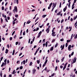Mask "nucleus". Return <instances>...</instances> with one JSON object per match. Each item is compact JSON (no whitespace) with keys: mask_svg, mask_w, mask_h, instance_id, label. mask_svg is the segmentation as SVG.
Returning a JSON list of instances; mask_svg holds the SVG:
<instances>
[{"mask_svg":"<svg viewBox=\"0 0 77 77\" xmlns=\"http://www.w3.org/2000/svg\"><path fill=\"white\" fill-rule=\"evenodd\" d=\"M53 5L54 7L52 8V10H51L52 12H53V10L54 9V8L56 7V5H55V4L54 3H53Z\"/></svg>","mask_w":77,"mask_h":77,"instance_id":"nucleus-1","label":"nucleus"},{"mask_svg":"<svg viewBox=\"0 0 77 77\" xmlns=\"http://www.w3.org/2000/svg\"><path fill=\"white\" fill-rule=\"evenodd\" d=\"M65 47V45L64 44L63 45H61L60 46V48H61V50H62L63 48H64V47Z\"/></svg>","mask_w":77,"mask_h":77,"instance_id":"nucleus-2","label":"nucleus"},{"mask_svg":"<svg viewBox=\"0 0 77 77\" xmlns=\"http://www.w3.org/2000/svg\"><path fill=\"white\" fill-rule=\"evenodd\" d=\"M39 48H38L36 51L35 53L34 54V55H36V53H37L38 52V51H39Z\"/></svg>","mask_w":77,"mask_h":77,"instance_id":"nucleus-3","label":"nucleus"},{"mask_svg":"<svg viewBox=\"0 0 77 77\" xmlns=\"http://www.w3.org/2000/svg\"><path fill=\"white\" fill-rule=\"evenodd\" d=\"M36 71V69H33L32 70V71H33L32 73H33V74H35Z\"/></svg>","mask_w":77,"mask_h":77,"instance_id":"nucleus-4","label":"nucleus"},{"mask_svg":"<svg viewBox=\"0 0 77 77\" xmlns=\"http://www.w3.org/2000/svg\"><path fill=\"white\" fill-rule=\"evenodd\" d=\"M76 60H77V58H76V57H75L73 60V62H74V63H75V62H76Z\"/></svg>","mask_w":77,"mask_h":77,"instance_id":"nucleus-5","label":"nucleus"},{"mask_svg":"<svg viewBox=\"0 0 77 77\" xmlns=\"http://www.w3.org/2000/svg\"><path fill=\"white\" fill-rule=\"evenodd\" d=\"M50 31V29L49 28L47 29L46 30V32H47V33H49V32Z\"/></svg>","mask_w":77,"mask_h":77,"instance_id":"nucleus-6","label":"nucleus"},{"mask_svg":"<svg viewBox=\"0 0 77 77\" xmlns=\"http://www.w3.org/2000/svg\"><path fill=\"white\" fill-rule=\"evenodd\" d=\"M66 9H67V7L66 6L63 9V11L65 12L66 10Z\"/></svg>","mask_w":77,"mask_h":77,"instance_id":"nucleus-7","label":"nucleus"},{"mask_svg":"<svg viewBox=\"0 0 77 77\" xmlns=\"http://www.w3.org/2000/svg\"><path fill=\"white\" fill-rule=\"evenodd\" d=\"M14 9H15V12H17V6L15 7Z\"/></svg>","mask_w":77,"mask_h":77,"instance_id":"nucleus-8","label":"nucleus"},{"mask_svg":"<svg viewBox=\"0 0 77 77\" xmlns=\"http://www.w3.org/2000/svg\"><path fill=\"white\" fill-rule=\"evenodd\" d=\"M8 51H9V50H8V49H6V50L5 52L6 54H8Z\"/></svg>","mask_w":77,"mask_h":77,"instance_id":"nucleus-9","label":"nucleus"},{"mask_svg":"<svg viewBox=\"0 0 77 77\" xmlns=\"http://www.w3.org/2000/svg\"><path fill=\"white\" fill-rule=\"evenodd\" d=\"M40 60H37V62L38 64H39V63H40Z\"/></svg>","mask_w":77,"mask_h":77,"instance_id":"nucleus-10","label":"nucleus"},{"mask_svg":"<svg viewBox=\"0 0 77 77\" xmlns=\"http://www.w3.org/2000/svg\"><path fill=\"white\" fill-rule=\"evenodd\" d=\"M64 59H65V58H64V57H63L62 59L61 60V62H62L63 61V60H64Z\"/></svg>","mask_w":77,"mask_h":77,"instance_id":"nucleus-11","label":"nucleus"},{"mask_svg":"<svg viewBox=\"0 0 77 77\" xmlns=\"http://www.w3.org/2000/svg\"><path fill=\"white\" fill-rule=\"evenodd\" d=\"M47 16V15H44L42 16V18H45Z\"/></svg>","mask_w":77,"mask_h":77,"instance_id":"nucleus-12","label":"nucleus"},{"mask_svg":"<svg viewBox=\"0 0 77 77\" xmlns=\"http://www.w3.org/2000/svg\"><path fill=\"white\" fill-rule=\"evenodd\" d=\"M53 47H52L50 49V51H53Z\"/></svg>","mask_w":77,"mask_h":77,"instance_id":"nucleus-13","label":"nucleus"},{"mask_svg":"<svg viewBox=\"0 0 77 77\" xmlns=\"http://www.w3.org/2000/svg\"><path fill=\"white\" fill-rule=\"evenodd\" d=\"M14 54H15V50L14 49L13 51V53H12V55H14Z\"/></svg>","mask_w":77,"mask_h":77,"instance_id":"nucleus-14","label":"nucleus"},{"mask_svg":"<svg viewBox=\"0 0 77 77\" xmlns=\"http://www.w3.org/2000/svg\"><path fill=\"white\" fill-rule=\"evenodd\" d=\"M48 42H46V43H45V46L46 47H47V45L48 44Z\"/></svg>","mask_w":77,"mask_h":77,"instance_id":"nucleus-15","label":"nucleus"},{"mask_svg":"<svg viewBox=\"0 0 77 77\" xmlns=\"http://www.w3.org/2000/svg\"><path fill=\"white\" fill-rule=\"evenodd\" d=\"M60 14H61L60 12H59L58 13H57V15H60Z\"/></svg>","mask_w":77,"mask_h":77,"instance_id":"nucleus-16","label":"nucleus"},{"mask_svg":"<svg viewBox=\"0 0 77 77\" xmlns=\"http://www.w3.org/2000/svg\"><path fill=\"white\" fill-rule=\"evenodd\" d=\"M23 64L24 65H25V63H26V60H23Z\"/></svg>","mask_w":77,"mask_h":77,"instance_id":"nucleus-17","label":"nucleus"},{"mask_svg":"<svg viewBox=\"0 0 77 77\" xmlns=\"http://www.w3.org/2000/svg\"><path fill=\"white\" fill-rule=\"evenodd\" d=\"M31 22V21H28L26 23V24H29V23H30Z\"/></svg>","mask_w":77,"mask_h":77,"instance_id":"nucleus-18","label":"nucleus"},{"mask_svg":"<svg viewBox=\"0 0 77 77\" xmlns=\"http://www.w3.org/2000/svg\"><path fill=\"white\" fill-rule=\"evenodd\" d=\"M48 61V60H47V59H46L45 62V64H46V63H47Z\"/></svg>","mask_w":77,"mask_h":77,"instance_id":"nucleus-19","label":"nucleus"},{"mask_svg":"<svg viewBox=\"0 0 77 77\" xmlns=\"http://www.w3.org/2000/svg\"><path fill=\"white\" fill-rule=\"evenodd\" d=\"M32 64H33L32 62H30L29 64V66H31V65H32Z\"/></svg>","mask_w":77,"mask_h":77,"instance_id":"nucleus-20","label":"nucleus"},{"mask_svg":"<svg viewBox=\"0 0 77 77\" xmlns=\"http://www.w3.org/2000/svg\"><path fill=\"white\" fill-rule=\"evenodd\" d=\"M41 33H42V31L38 33V35H41Z\"/></svg>","mask_w":77,"mask_h":77,"instance_id":"nucleus-21","label":"nucleus"},{"mask_svg":"<svg viewBox=\"0 0 77 77\" xmlns=\"http://www.w3.org/2000/svg\"><path fill=\"white\" fill-rule=\"evenodd\" d=\"M57 45H58V44H57H57L55 45V47H57Z\"/></svg>","mask_w":77,"mask_h":77,"instance_id":"nucleus-22","label":"nucleus"},{"mask_svg":"<svg viewBox=\"0 0 77 77\" xmlns=\"http://www.w3.org/2000/svg\"><path fill=\"white\" fill-rule=\"evenodd\" d=\"M61 5H62V4L61 3V2H60V6H59V8H60L61 7Z\"/></svg>","mask_w":77,"mask_h":77,"instance_id":"nucleus-23","label":"nucleus"},{"mask_svg":"<svg viewBox=\"0 0 77 77\" xmlns=\"http://www.w3.org/2000/svg\"><path fill=\"white\" fill-rule=\"evenodd\" d=\"M4 62H3L1 66V67H2V66H3V65H4Z\"/></svg>","mask_w":77,"mask_h":77,"instance_id":"nucleus-24","label":"nucleus"},{"mask_svg":"<svg viewBox=\"0 0 77 77\" xmlns=\"http://www.w3.org/2000/svg\"><path fill=\"white\" fill-rule=\"evenodd\" d=\"M52 5H53V3H51V4H50L49 6H50V7H51Z\"/></svg>","mask_w":77,"mask_h":77,"instance_id":"nucleus-25","label":"nucleus"},{"mask_svg":"<svg viewBox=\"0 0 77 77\" xmlns=\"http://www.w3.org/2000/svg\"><path fill=\"white\" fill-rule=\"evenodd\" d=\"M47 67H46L45 68V69L44 70L46 71H47Z\"/></svg>","mask_w":77,"mask_h":77,"instance_id":"nucleus-26","label":"nucleus"},{"mask_svg":"<svg viewBox=\"0 0 77 77\" xmlns=\"http://www.w3.org/2000/svg\"><path fill=\"white\" fill-rule=\"evenodd\" d=\"M55 39H53L52 41L51 42H54V41H55Z\"/></svg>","mask_w":77,"mask_h":77,"instance_id":"nucleus-27","label":"nucleus"},{"mask_svg":"<svg viewBox=\"0 0 77 77\" xmlns=\"http://www.w3.org/2000/svg\"><path fill=\"white\" fill-rule=\"evenodd\" d=\"M71 45H69V47H68V48H71Z\"/></svg>","mask_w":77,"mask_h":77,"instance_id":"nucleus-28","label":"nucleus"},{"mask_svg":"<svg viewBox=\"0 0 77 77\" xmlns=\"http://www.w3.org/2000/svg\"><path fill=\"white\" fill-rule=\"evenodd\" d=\"M2 11H3V10H4V7L2 6Z\"/></svg>","mask_w":77,"mask_h":77,"instance_id":"nucleus-29","label":"nucleus"},{"mask_svg":"<svg viewBox=\"0 0 77 77\" xmlns=\"http://www.w3.org/2000/svg\"><path fill=\"white\" fill-rule=\"evenodd\" d=\"M68 47V43H66V47Z\"/></svg>","mask_w":77,"mask_h":77,"instance_id":"nucleus-30","label":"nucleus"},{"mask_svg":"<svg viewBox=\"0 0 77 77\" xmlns=\"http://www.w3.org/2000/svg\"><path fill=\"white\" fill-rule=\"evenodd\" d=\"M16 2H17V5L18 4V0H16Z\"/></svg>","mask_w":77,"mask_h":77,"instance_id":"nucleus-31","label":"nucleus"},{"mask_svg":"<svg viewBox=\"0 0 77 77\" xmlns=\"http://www.w3.org/2000/svg\"><path fill=\"white\" fill-rule=\"evenodd\" d=\"M15 33V31H14V32H13V33H12V36H13V35H14V33Z\"/></svg>","mask_w":77,"mask_h":77,"instance_id":"nucleus-32","label":"nucleus"},{"mask_svg":"<svg viewBox=\"0 0 77 77\" xmlns=\"http://www.w3.org/2000/svg\"><path fill=\"white\" fill-rule=\"evenodd\" d=\"M57 66H56L55 68V71L57 70Z\"/></svg>","mask_w":77,"mask_h":77,"instance_id":"nucleus-33","label":"nucleus"},{"mask_svg":"<svg viewBox=\"0 0 77 77\" xmlns=\"http://www.w3.org/2000/svg\"><path fill=\"white\" fill-rule=\"evenodd\" d=\"M15 17L16 18H17V17H18V14H16L15 15Z\"/></svg>","mask_w":77,"mask_h":77,"instance_id":"nucleus-34","label":"nucleus"},{"mask_svg":"<svg viewBox=\"0 0 77 77\" xmlns=\"http://www.w3.org/2000/svg\"><path fill=\"white\" fill-rule=\"evenodd\" d=\"M77 38V34L75 36L74 38L75 39H76Z\"/></svg>","mask_w":77,"mask_h":77,"instance_id":"nucleus-35","label":"nucleus"},{"mask_svg":"<svg viewBox=\"0 0 77 77\" xmlns=\"http://www.w3.org/2000/svg\"><path fill=\"white\" fill-rule=\"evenodd\" d=\"M54 75V73L51 75V77H53Z\"/></svg>","mask_w":77,"mask_h":77,"instance_id":"nucleus-36","label":"nucleus"},{"mask_svg":"<svg viewBox=\"0 0 77 77\" xmlns=\"http://www.w3.org/2000/svg\"><path fill=\"white\" fill-rule=\"evenodd\" d=\"M38 36H37V38H39V37H40V36H41V35L40 34H38Z\"/></svg>","mask_w":77,"mask_h":77,"instance_id":"nucleus-37","label":"nucleus"},{"mask_svg":"<svg viewBox=\"0 0 77 77\" xmlns=\"http://www.w3.org/2000/svg\"><path fill=\"white\" fill-rule=\"evenodd\" d=\"M70 41H71L70 40H67V42H70Z\"/></svg>","mask_w":77,"mask_h":77,"instance_id":"nucleus-38","label":"nucleus"},{"mask_svg":"<svg viewBox=\"0 0 77 77\" xmlns=\"http://www.w3.org/2000/svg\"><path fill=\"white\" fill-rule=\"evenodd\" d=\"M18 44V42H16V45H17Z\"/></svg>","mask_w":77,"mask_h":77,"instance_id":"nucleus-39","label":"nucleus"},{"mask_svg":"<svg viewBox=\"0 0 77 77\" xmlns=\"http://www.w3.org/2000/svg\"><path fill=\"white\" fill-rule=\"evenodd\" d=\"M7 61V59H6L5 60H4V62L6 63V62Z\"/></svg>","mask_w":77,"mask_h":77,"instance_id":"nucleus-40","label":"nucleus"},{"mask_svg":"<svg viewBox=\"0 0 77 77\" xmlns=\"http://www.w3.org/2000/svg\"><path fill=\"white\" fill-rule=\"evenodd\" d=\"M22 54H23V53H20V54H19V56H21V55H22Z\"/></svg>","mask_w":77,"mask_h":77,"instance_id":"nucleus-41","label":"nucleus"},{"mask_svg":"<svg viewBox=\"0 0 77 77\" xmlns=\"http://www.w3.org/2000/svg\"><path fill=\"white\" fill-rule=\"evenodd\" d=\"M39 29V27H37L36 29V31H38V30Z\"/></svg>","mask_w":77,"mask_h":77,"instance_id":"nucleus-42","label":"nucleus"},{"mask_svg":"<svg viewBox=\"0 0 77 77\" xmlns=\"http://www.w3.org/2000/svg\"><path fill=\"white\" fill-rule=\"evenodd\" d=\"M63 19L62 20H61V23H63Z\"/></svg>","mask_w":77,"mask_h":77,"instance_id":"nucleus-43","label":"nucleus"},{"mask_svg":"<svg viewBox=\"0 0 77 77\" xmlns=\"http://www.w3.org/2000/svg\"><path fill=\"white\" fill-rule=\"evenodd\" d=\"M13 24H15V21H13Z\"/></svg>","mask_w":77,"mask_h":77,"instance_id":"nucleus-44","label":"nucleus"},{"mask_svg":"<svg viewBox=\"0 0 77 77\" xmlns=\"http://www.w3.org/2000/svg\"><path fill=\"white\" fill-rule=\"evenodd\" d=\"M12 37H10V41H12Z\"/></svg>","mask_w":77,"mask_h":77,"instance_id":"nucleus-45","label":"nucleus"},{"mask_svg":"<svg viewBox=\"0 0 77 77\" xmlns=\"http://www.w3.org/2000/svg\"><path fill=\"white\" fill-rule=\"evenodd\" d=\"M0 76L2 77V72H1L0 73Z\"/></svg>","mask_w":77,"mask_h":77,"instance_id":"nucleus-46","label":"nucleus"},{"mask_svg":"<svg viewBox=\"0 0 77 77\" xmlns=\"http://www.w3.org/2000/svg\"><path fill=\"white\" fill-rule=\"evenodd\" d=\"M3 57H2L1 58V60H3Z\"/></svg>","mask_w":77,"mask_h":77,"instance_id":"nucleus-47","label":"nucleus"},{"mask_svg":"<svg viewBox=\"0 0 77 77\" xmlns=\"http://www.w3.org/2000/svg\"><path fill=\"white\" fill-rule=\"evenodd\" d=\"M20 69H23V66L20 67Z\"/></svg>","mask_w":77,"mask_h":77,"instance_id":"nucleus-48","label":"nucleus"},{"mask_svg":"<svg viewBox=\"0 0 77 77\" xmlns=\"http://www.w3.org/2000/svg\"><path fill=\"white\" fill-rule=\"evenodd\" d=\"M30 40H31V39L30 38L29 39V42H28V43L29 44H30Z\"/></svg>","mask_w":77,"mask_h":77,"instance_id":"nucleus-49","label":"nucleus"},{"mask_svg":"<svg viewBox=\"0 0 77 77\" xmlns=\"http://www.w3.org/2000/svg\"><path fill=\"white\" fill-rule=\"evenodd\" d=\"M77 18V16H76L75 17H74V20H75L76 18Z\"/></svg>","mask_w":77,"mask_h":77,"instance_id":"nucleus-50","label":"nucleus"},{"mask_svg":"<svg viewBox=\"0 0 77 77\" xmlns=\"http://www.w3.org/2000/svg\"><path fill=\"white\" fill-rule=\"evenodd\" d=\"M2 39L3 40V41H5V38L3 37L2 38Z\"/></svg>","mask_w":77,"mask_h":77,"instance_id":"nucleus-51","label":"nucleus"},{"mask_svg":"<svg viewBox=\"0 0 77 77\" xmlns=\"http://www.w3.org/2000/svg\"><path fill=\"white\" fill-rule=\"evenodd\" d=\"M74 54V52H73L71 54V56H72Z\"/></svg>","mask_w":77,"mask_h":77,"instance_id":"nucleus-52","label":"nucleus"},{"mask_svg":"<svg viewBox=\"0 0 77 77\" xmlns=\"http://www.w3.org/2000/svg\"><path fill=\"white\" fill-rule=\"evenodd\" d=\"M71 21L72 22L73 21V19L72 18H71L70 19Z\"/></svg>","mask_w":77,"mask_h":77,"instance_id":"nucleus-53","label":"nucleus"},{"mask_svg":"<svg viewBox=\"0 0 77 77\" xmlns=\"http://www.w3.org/2000/svg\"><path fill=\"white\" fill-rule=\"evenodd\" d=\"M28 13H29L30 12H31V10H28Z\"/></svg>","mask_w":77,"mask_h":77,"instance_id":"nucleus-54","label":"nucleus"},{"mask_svg":"<svg viewBox=\"0 0 77 77\" xmlns=\"http://www.w3.org/2000/svg\"><path fill=\"white\" fill-rule=\"evenodd\" d=\"M7 63H9V60H8L7 61Z\"/></svg>","mask_w":77,"mask_h":77,"instance_id":"nucleus-55","label":"nucleus"},{"mask_svg":"<svg viewBox=\"0 0 77 77\" xmlns=\"http://www.w3.org/2000/svg\"><path fill=\"white\" fill-rule=\"evenodd\" d=\"M1 23L3 22V19H2V18H1Z\"/></svg>","mask_w":77,"mask_h":77,"instance_id":"nucleus-56","label":"nucleus"},{"mask_svg":"<svg viewBox=\"0 0 77 77\" xmlns=\"http://www.w3.org/2000/svg\"><path fill=\"white\" fill-rule=\"evenodd\" d=\"M9 77H12V75L11 74H10L9 75Z\"/></svg>","mask_w":77,"mask_h":77,"instance_id":"nucleus-57","label":"nucleus"},{"mask_svg":"<svg viewBox=\"0 0 77 77\" xmlns=\"http://www.w3.org/2000/svg\"><path fill=\"white\" fill-rule=\"evenodd\" d=\"M53 36H56V35L54 34H52Z\"/></svg>","mask_w":77,"mask_h":77,"instance_id":"nucleus-58","label":"nucleus"},{"mask_svg":"<svg viewBox=\"0 0 77 77\" xmlns=\"http://www.w3.org/2000/svg\"><path fill=\"white\" fill-rule=\"evenodd\" d=\"M63 66H60V68L61 69L63 68Z\"/></svg>","mask_w":77,"mask_h":77,"instance_id":"nucleus-59","label":"nucleus"},{"mask_svg":"<svg viewBox=\"0 0 77 77\" xmlns=\"http://www.w3.org/2000/svg\"><path fill=\"white\" fill-rule=\"evenodd\" d=\"M7 47L8 48H9V44H8L7 45Z\"/></svg>","mask_w":77,"mask_h":77,"instance_id":"nucleus-60","label":"nucleus"},{"mask_svg":"<svg viewBox=\"0 0 77 77\" xmlns=\"http://www.w3.org/2000/svg\"><path fill=\"white\" fill-rule=\"evenodd\" d=\"M15 70H14L13 71V74H15Z\"/></svg>","mask_w":77,"mask_h":77,"instance_id":"nucleus-61","label":"nucleus"},{"mask_svg":"<svg viewBox=\"0 0 77 77\" xmlns=\"http://www.w3.org/2000/svg\"><path fill=\"white\" fill-rule=\"evenodd\" d=\"M68 49L69 51H71V48H68Z\"/></svg>","mask_w":77,"mask_h":77,"instance_id":"nucleus-62","label":"nucleus"},{"mask_svg":"<svg viewBox=\"0 0 77 77\" xmlns=\"http://www.w3.org/2000/svg\"><path fill=\"white\" fill-rule=\"evenodd\" d=\"M11 12H10L9 13V16H11Z\"/></svg>","mask_w":77,"mask_h":77,"instance_id":"nucleus-63","label":"nucleus"},{"mask_svg":"<svg viewBox=\"0 0 77 77\" xmlns=\"http://www.w3.org/2000/svg\"><path fill=\"white\" fill-rule=\"evenodd\" d=\"M63 41V39L62 38L60 39V41Z\"/></svg>","mask_w":77,"mask_h":77,"instance_id":"nucleus-64","label":"nucleus"}]
</instances>
